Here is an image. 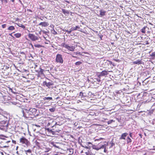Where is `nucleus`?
Masks as SVG:
<instances>
[{"mask_svg":"<svg viewBox=\"0 0 155 155\" xmlns=\"http://www.w3.org/2000/svg\"><path fill=\"white\" fill-rule=\"evenodd\" d=\"M56 61L58 63L62 64L63 61L62 55L60 54H58L56 56Z\"/></svg>","mask_w":155,"mask_h":155,"instance_id":"1","label":"nucleus"},{"mask_svg":"<svg viewBox=\"0 0 155 155\" xmlns=\"http://www.w3.org/2000/svg\"><path fill=\"white\" fill-rule=\"evenodd\" d=\"M20 141L22 144H25L27 146L29 143V141L28 140L24 137H22L20 139Z\"/></svg>","mask_w":155,"mask_h":155,"instance_id":"2","label":"nucleus"},{"mask_svg":"<svg viewBox=\"0 0 155 155\" xmlns=\"http://www.w3.org/2000/svg\"><path fill=\"white\" fill-rule=\"evenodd\" d=\"M28 37L32 41H35L38 39V38L32 34L29 33L28 34Z\"/></svg>","mask_w":155,"mask_h":155,"instance_id":"3","label":"nucleus"},{"mask_svg":"<svg viewBox=\"0 0 155 155\" xmlns=\"http://www.w3.org/2000/svg\"><path fill=\"white\" fill-rule=\"evenodd\" d=\"M63 46L69 51H73L75 49V47L73 46H69L67 45L64 44Z\"/></svg>","mask_w":155,"mask_h":155,"instance_id":"4","label":"nucleus"},{"mask_svg":"<svg viewBox=\"0 0 155 155\" xmlns=\"http://www.w3.org/2000/svg\"><path fill=\"white\" fill-rule=\"evenodd\" d=\"M108 71H103L99 74L98 75V78H100L101 77L104 76L107 74Z\"/></svg>","mask_w":155,"mask_h":155,"instance_id":"5","label":"nucleus"},{"mask_svg":"<svg viewBox=\"0 0 155 155\" xmlns=\"http://www.w3.org/2000/svg\"><path fill=\"white\" fill-rule=\"evenodd\" d=\"M46 130L49 133H50L52 135H55L57 134V133H59V131H53L52 130H50L49 128H47Z\"/></svg>","mask_w":155,"mask_h":155,"instance_id":"6","label":"nucleus"},{"mask_svg":"<svg viewBox=\"0 0 155 155\" xmlns=\"http://www.w3.org/2000/svg\"><path fill=\"white\" fill-rule=\"evenodd\" d=\"M36 110L35 108H31L29 109L28 113L30 114H35Z\"/></svg>","mask_w":155,"mask_h":155,"instance_id":"7","label":"nucleus"},{"mask_svg":"<svg viewBox=\"0 0 155 155\" xmlns=\"http://www.w3.org/2000/svg\"><path fill=\"white\" fill-rule=\"evenodd\" d=\"M128 135V133H124L122 134L121 136V137L120 138V140L124 139L125 140V137Z\"/></svg>","mask_w":155,"mask_h":155,"instance_id":"8","label":"nucleus"},{"mask_svg":"<svg viewBox=\"0 0 155 155\" xmlns=\"http://www.w3.org/2000/svg\"><path fill=\"white\" fill-rule=\"evenodd\" d=\"M39 25L45 27L48 26L49 25V24L47 22H41L39 24Z\"/></svg>","mask_w":155,"mask_h":155,"instance_id":"9","label":"nucleus"},{"mask_svg":"<svg viewBox=\"0 0 155 155\" xmlns=\"http://www.w3.org/2000/svg\"><path fill=\"white\" fill-rule=\"evenodd\" d=\"M25 152L26 155L31 154V150L30 149L25 150Z\"/></svg>","mask_w":155,"mask_h":155,"instance_id":"10","label":"nucleus"},{"mask_svg":"<svg viewBox=\"0 0 155 155\" xmlns=\"http://www.w3.org/2000/svg\"><path fill=\"white\" fill-rule=\"evenodd\" d=\"M100 15L101 16H104L105 15L106 12L102 10H101L100 11Z\"/></svg>","mask_w":155,"mask_h":155,"instance_id":"11","label":"nucleus"},{"mask_svg":"<svg viewBox=\"0 0 155 155\" xmlns=\"http://www.w3.org/2000/svg\"><path fill=\"white\" fill-rule=\"evenodd\" d=\"M133 64H141V61L139 60H138L136 61H134L133 62Z\"/></svg>","mask_w":155,"mask_h":155,"instance_id":"12","label":"nucleus"},{"mask_svg":"<svg viewBox=\"0 0 155 155\" xmlns=\"http://www.w3.org/2000/svg\"><path fill=\"white\" fill-rule=\"evenodd\" d=\"M44 83H45V84L47 87H49L50 86L52 85V84L50 82L47 83L46 82H44Z\"/></svg>","mask_w":155,"mask_h":155,"instance_id":"13","label":"nucleus"},{"mask_svg":"<svg viewBox=\"0 0 155 155\" xmlns=\"http://www.w3.org/2000/svg\"><path fill=\"white\" fill-rule=\"evenodd\" d=\"M62 12L63 13L65 14H69V12L67 10H65L64 9H62Z\"/></svg>","mask_w":155,"mask_h":155,"instance_id":"14","label":"nucleus"},{"mask_svg":"<svg viewBox=\"0 0 155 155\" xmlns=\"http://www.w3.org/2000/svg\"><path fill=\"white\" fill-rule=\"evenodd\" d=\"M43 99L44 100H52V98L51 97H45L43 98Z\"/></svg>","mask_w":155,"mask_h":155,"instance_id":"15","label":"nucleus"},{"mask_svg":"<svg viewBox=\"0 0 155 155\" xmlns=\"http://www.w3.org/2000/svg\"><path fill=\"white\" fill-rule=\"evenodd\" d=\"M92 148L93 149L96 150H98L100 149V147H97L95 145H93Z\"/></svg>","mask_w":155,"mask_h":155,"instance_id":"16","label":"nucleus"},{"mask_svg":"<svg viewBox=\"0 0 155 155\" xmlns=\"http://www.w3.org/2000/svg\"><path fill=\"white\" fill-rule=\"evenodd\" d=\"M15 29V28L13 26H9L8 29V30H11V31L13 30H14Z\"/></svg>","mask_w":155,"mask_h":155,"instance_id":"17","label":"nucleus"},{"mask_svg":"<svg viewBox=\"0 0 155 155\" xmlns=\"http://www.w3.org/2000/svg\"><path fill=\"white\" fill-rule=\"evenodd\" d=\"M108 145V143H107L106 144H105L104 145H102L100 147V149H103V148L104 149V148H106V147H107V146Z\"/></svg>","mask_w":155,"mask_h":155,"instance_id":"18","label":"nucleus"},{"mask_svg":"<svg viewBox=\"0 0 155 155\" xmlns=\"http://www.w3.org/2000/svg\"><path fill=\"white\" fill-rule=\"evenodd\" d=\"M14 36L17 38H19L21 36V34L20 33H16L15 34Z\"/></svg>","mask_w":155,"mask_h":155,"instance_id":"19","label":"nucleus"},{"mask_svg":"<svg viewBox=\"0 0 155 155\" xmlns=\"http://www.w3.org/2000/svg\"><path fill=\"white\" fill-rule=\"evenodd\" d=\"M80 27L78 26H77L75 27H73L71 28L72 30L74 31V30H77L78 28H79Z\"/></svg>","mask_w":155,"mask_h":155,"instance_id":"20","label":"nucleus"},{"mask_svg":"<svg viewBox=\"0 0 155 155\" xmlns=\"http://www.w3.org/2000/svg\"><path fill=\"white\" fill-rule=\"evenodd\" d=\"M127 143H128L131 142L132 140L129 137H128L127 138Z\"/></svg>","mask_w":155,"mask_h":155,"instance_id":"21","label":"nucleus"},{"mask_svg":"<svg viewBox=\"0 0 155 155\" xmlns=\"http://www.w3.org/2000/svg\"><path fill=\"white\" fill-rule=\"evenodd\" d=\"M50 111L51 112H54L55 110V108L54 107H52L49 109Z\"/></svg>","mask_w":155,"mask_h":155,"instance_id":"22","label":"nucleus"},{"mask_svg":"<svg viewBox=\"0 0 155 155\" xmlns=\"http://www.w3.org/2000/svg\"><path fill=\"white\" fill-rule=\"evenodd\" d=\"M59 144V143H53V145L54 147H55L58 148H60L57 145V144Z\"/></svg>","mask_w":155,"mask_h":155,"instance_id":"23","label":"nucleus"},{"mask_svg":"<svg viewBox=\"0 0 155 155\" xmlns=\"http://www.w3.org/2000/svg\"><path fill=\"white\" fill-rule=\"evenodd\" d=\"M114 122V120H109L108 122H107V124H111L113 122Z\"/></svg>","mask_w":155,"mask_h":155,"instance_id":"24","label":"nucleus"},{"mask_svg":"<svg viewBox=\"0 0 155 155\" xmlns=\"http://www.w3.org/2000/svg\"><path fill=\"white\" fill-rule=\"evenodd\" d=\"M82 64V62L81 61H78L75 63L76 65H79Z\"/></svg>","mask_w":155,"mask_h":155,"instance_id":"25","label":"nucleus"},{"mask_svg":"<svg viewBox=\"0 0 155 155\" xmlns=\"http://www.w3.org/2000/svg\"><path fill=\"white\" fill-rule=\"evenodd\" d=\"M18 26L20 27H21V28H25V26L22 25H21V24H19L18 25Z\"/></svg>","mask_w":155,"mask_h":155,"instance_id":"26","label":"nucleus"},{"mask_svg":"<svg viewBox=\"0 0 155 155\" xmlns=\"http://www.w3.org/2000/svg\"><path fill=\"white\" fill-rule=\"evenodd\" d=\"M34 46L35 47L38 48H40L41 47V46L40 45L38 44L35 45Z\"/></svg>","mask_w":155,"mask_h":155,"instance_id":"27","label":"nucleus"},{"mask_svg":"<svg viewBox=\"0 0 155 155\" xmlns=\"http://www.w3.org/2000/svg\"><path fill=\"white\" fill-rule=\"evenodd\" d=\"M74 54H75V55H78V54H79V55H81V52H75L74 53Z\"/></svg>","mask_w":155,"mask_h":155,"instance_id":"28","label":"nucleus"},{"mask_svg":"<svg viewBox=\"0 0 155 155\" xmlns=\"http://www.w3.org/2000/svg\"><path fill=\"white\" fill-rule=\"evenodd\" d=\"M145 28H143L141 30V32L143 33H145Z\"/></svg>","mask_w":155,"mask_h":155,"instance_id":"29","label":"nucleus"},{"mask_svg":"<svg viewBox=\"0 0 155 155\" xmlns=\"http://www.w3.org/2000/svg\"><path fill=\"white\" fill-rule=\"evenodd\" d=\"M86 155H92L91 153L89 152H86Z\"/></svg>","mask_w":155,"mask_h":155,"instance_id":"30","label":"nucleus"},{"mask_svg":"<svg viewBox=\"0 0 155 155\" xmlns=\"http://www.w3.org/2000/svg\"><path fill=\"white\" fill-rule=\"evenodd\" d=\"M6 24H3L2 25V27L3 28H5L6 27Z\"/></svg>","mask_w":155,"mask_h":155,"instance_id":"31","label":"nucleus"},{"mask_svg":"<svg viewBox=\"0 0 155 155\" xmlns=\"http://www.w3.org/2000/svg\"><path fill=\"white\" fill-rule=\"evenodd\" d=\"M151 56H155V52H153L151 54Z\"/></svg>","mask_w":155,"mask_h":155,"instance_id":"32","label":"nucleus"},{"mask_svg":"<svg viewBox=\"0 0 155 155\" xmlns=\"http://www.w3.org/2000/svg\"><path fill=\"white\" fill-rule=\"evenodd\" d=\"M79 95L81 96H83V93L82 92H80V93Z\"/></svg>","mask_w":155,"mask_h":155,"instance_id":"33","label":"nucleus"},{"mask_svg":"<svg viewBox=\"0 0 155 155\" xmlns=\"http://www.w3.org/2000/svg\"><path fill=\"white\" fill-rule=\"evenodd\" d=\"M72 31V30H70V31H68V30H67L66 31L67 32H68L69 33H71V31Z\"/></svg>","mask_w":155,"mask_h":155,"instance_id":"34","label":"nucleus"},{"mask_svg":"<svg viewBox=\"0 0 155 155\" xmlns=\"http://www.w3.org/2000/svg\"><path fill=\"white\" fill-rule=\"evenodd\" d=\"M8 0H2V1H4L6 3H7V2H8Z\"/></svg>","mask_w":155,"mask_h":155,"instance_id":"35","label":"nucleus"},{"mask_svg":"<svg viewBox=\"0 0 155 155\" xmlns=\"http://www.w3.org/2000/svg\"><path fill=\"white\" fill-rule=\"evenodd\" d=\"M90 144H92L90 142H88L87 143V144L89 145Z\"/></svg>","mask_w":155,"mask_h":155,"instance_id":"36","label":"nucleus"},{"mask_svg":"<svg viewBox=\"0 0 155 155\" xmlns=\"http://www.w3.org/2000/svg\"><path fill=\"white\" fill-rule=\"evenodd\" d=\"M130 136V137H132V133H130L129 134Z\"/></svg>","mask_w":155,"mask_h":155,"instance_id":"37","label":"nucleus"},{"mask_svg":"<svg viewBox=\"0 0 155 155\" xmlns=\"http://www.w3.org/2000/svg\"><path fill=\"white\" fill-rule=\"evenodd\" d=\"M102 139V138H100V139H96V140H95V141H97V140H101V139Z\"/></svg>","mask_w":155,"mask_h":155,"instance_id":"38","label":"nucleus"},{"mask_svg":"<svg viewBox=\"0 0 155 155\" xmlns=\"http://www.w3.org/2000/svg\"><path fill=\"white\" fill-rule=\"evenodd\" d=\"M97 81L99 82L101 81V80H100V78L99 79H97Z\"/></svg>","mask_w":155,"mask_h":155,"instance_id":"39","label":"nucleus"},{"mask_svg":"<svg viewBox=\"0 0 155 155\" xmlns=\"http://www.w3.org/2000/svg\"><path fill=\"white\" fill-rule=\"evenodd\" d=\"M106 151H107V150H106V148H104V152H106Z\"/></svg>","mask_w":155,"mask_h":155,"instance_id":"40","label":"nucleus"},{"mask_svg":"<svg viewBox=\"0 0 155 155\" xmlns=\"http://www.w3.org/2000/svg\"><path fill=\"white\" fill-rule=\"evenodd\" d=\"M12 33H10L9 34V35L12 36Z\"/></svg>","mask_w":155,"mask_h":155,"instance_id":"41","label":"nucleus"},{"mask_svg":"<svg viewBox=\"0 0 155 155\" xmlns=\"http://www.w3.org/2000/svg\"><path fill=\"white\" fill-rule=\"evenodd\" d=\"M35 126L37 127H40V126L39 125H35Z\"/></svg>","mask_w":155,"mask_h":155,"instance_id":"42","label":"nucleus"},{"mask_svg":"<svg viewBox=\"0 0 155 155\" xmlns=\"http://www.w3.org/2000/svg\"><path fill=\"white\" fill-rule=\"evenodd\" d=\"M72 56L73 57H74V58H76V57H75V56Z\"/></svg>","mask_w":155,"mask_h":155,"instance_id":"43","label":"nucleus"},{"mask_svg":"<svg viewBox=\"0 0 155 155\" xmlns=\"http://www.w3.org/2000/svg\"><path fill=\"white\" fill-rule=\"evenodd\" d=\"M15 1V0H12V1L13 2H14Z\"/></svg>","mask_w":155,"mask_h":155,"instance_id":"44","label":"nucleus"},{"mask_svg":"<svg viewBox=\"0 0 155 155\" xmlns=\"http://www.w3.org/2000/svg\"><path fill=\"white\" fill-rule=\"evenodd\" d=\"M50 125V123H48V125Z\"/></svg>","mask_w":155,"mask_h":155,"instance_id":"45","label":"nucleus"},{"mask_svg":"<svg viewBox=\"0 0 155 155\" xmlns=\"http://www.w3.org/2000/svg\"><path fill=\"white\" fill-rule=\"evenodd\" d=\"M18 147L17 146V147H16V149L17 150L18 149Z\"/></svg>","mask_w":155,"mask_h":155,"instance_id":"46","label":"nucleus"},{"mask_svg":"<svg viewBox=\"0 0 155 155\" xmlns=\"http://www.w3.org/2000/svg\"><path fill=\"white\" fill-rule=\"evenodd\" d=\"M45 43L46 44H48V42H45Z\"/></svg>","mask_w":155,"mask_h":155,"instance_id":"47","label":"nucleus"},{"mask_svg":"<svg viewBox=\"0 0 155 155\" xmlns=\"http://www.w3.org/2000/svg\"><path fill=\"white\" fill-rule=\"evenodd\" d=\"M31 47H33V45H32V44H31Z\"/></svg>","mask_w":155,"mask_h":155,"instance_id":"48","label":"nucleus"},{"mask_svg":"<svg viewBox=\"0 0 155 155\" xmlns=\"http://www.w3.org/2000/svg\"><path fill=\"white\" fill-rule=\"evenodd\" d=\"M51 120L52 121V122H53V120Z\"/></svg>","mask_w":155,"mask_h":155,"instance_id":"49","label":"nucleus"},{"mask_svg":"<svg viewBox=\"0 0 155 155\" xmlns=\"http://www.w3.org/2000/svg\"><path fill=\"white\" fill-rule=\"evenodd\" d=\"M86 148L87 149L88 148V147H86Z\"/></svg>","mask_w":155,"mask_h":155,"instance_id":"50","label":"nucleus"},{"mask_svg":"<svg viewBox=\"0 0 155 155\" xmlns=\"http://www.w3.org/2000/svg\"><path fill=\"white\" fill-rule=\"evenodd\" d=\"M67 2H68V3H69V2H68V1H67Z\"/></svg>","mask_w":155,"mask_h":155,"instance_id":"51","label":"nucleus"},{"mask_svg":"<svg viewBox=\"0 0 155 155\" xmlns=\"http://www.w3.org/2000/svg\"><path fill=\"white\" fill-rule=\"evenodd\" d=\"M30 154H28V155H30Z\"/></svg>","mask_w":155,"mask_h":155,"instance_id":"52","label":"nucleus"}]
</instances>
